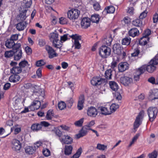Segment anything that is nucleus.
<instances>
[{
    "label": "nucleus",
    "mask_w": 158,
    "mask_h": 158,
    "mask_svg": "<svg viewBox=\"0 0 158 158\" xmlns=\"http://www.w3.org/2000/svg\"><path fill=\"white\" fill-rule=\"evenodd\" d=\"M82 152V149L80 148H79L77 152L71 158H78L81 155Z\"/></svg>",
    "instance_id": "nucleus-44"
},
{
    "label": "nucleus",
    "mask_w": 158,
    "mask_h": 158,
    "mask_svg": "<svg viewBox=\"0 0 158 158\" xmlns=\"http://www.w3.org/2000/svg\"><path fill=\"white\" fill-rule=\"evenodd\" d=\"M87 113L88 116L92 117H95L98 114L96 108L92 106L89 108L87 110Z\"/></svg>",
    "instance_id": "nucleus-15"
},
{
    "label": "nucleus",
    "mask_w": 158,
    "mask_h": 158,
    "mask_svg": "<svg viewBox=\"0 0 158 158\" xmlns=\"http://www.w3.org/2000/svg\"><path fill=\"white\" fill-rule=\"evenodd\" d=\"M90 19L87 17L83 18L81 20V23L82 28H87L90 24Z\"/></svg>",
    "instance_id": "nucleus-13"
},
{
    "label": "nucleus",
    "mask_w": 158,
    "mask_h": 158,
    "mask_svg": "<svg viewBox=\"0 0 158 158\" xmlns=\"http://www.w3.org/2000/svg\"><path fill=\"white\" fill-rule=\"evenodd\" d=\"M27 24L24 21L19 23L16 25V28L19 31H23L26 27Z\"/></svg>",
    "instance_id": "nucleus-23"
},
{
    "label": "nucleus",
    "mask_w": 158,
    "mask_h": 158,
    "mask_svg": "<svg viewBox=\"0 0 158 158\" xmlns=\"http://www.w3.org/2000/svg\"><path fill=\"white\" fill-rule=\"evenodd\" d=\"M112 40L111 35L109 34L106 36V37L102 40V42L103 44H106L108 46L111 45Z\"/></svg>",
    "instance_id": "nucleus-17"
},
{
    "label": "nucleus",
    "mask_w": 158,
    "mask_h": 158,
    "mask_svg": "<svg viewBox=\"0 0 158 158\" xmlns=\"http://www.w3.org/2000/svg\"><path fill=\"white\" fill-rule=\"evenodd\" d=\"M41 128V125L40 124H34L31 127V129L34 131H37Z\"/></svg>",
    "instance_id": "nucleus-36"
},
{
    "label": "nucleus",
    "mask_w": 158,
    "mask_h": 158,
    "mask_svg": "<svg viewBox=\"0 0 158 158\" xmlns=\"http://www.w3.org/2000/svg\"><path fill=\"white\" fill-rule=\"evenodd\" d=\"M144 54L143 51H140L139 50L138 48H136L134 49V52L132 53L131 55L132 56H138L139 57H141Z\"/></svg>",
    "instance_id": "nucleus-20"
},
{
    "label": "nucleus",
    "mask_w": 158,
    "mask_h": 158,
    "mask_svg": "<svg viewBox=\"0 0 158 158\" xmlns=\"http://www.w3.org/2000/svg\"><path fill=\"white\" fill-rule=\"evenodd\" d=\"M144 114V111L142 110L139 112L136 117L134 124V129L137 128L141 124L142 120L143 118Z\"/></svg>",
    "instance_id": "nucleus-5"
},
{
    "label": "nucleus",
    "mask_w": 158,
    "mask_h": 158,
    "mask_svg": "<svg viewBox=\"0 0 158 158\" xmlns=\"http://www.w3.org/2000/svg\"><path fill=\"white\" fill-rule=\"evenodd\" d=\"M118 107L119 106L118 105H116L115 103H113L110 106L109 108L110 110V111H111V113H112L113 112L115 111L116 109L118 108Z\"/></svg>",
    "instance_id": "nucleus-43"
},
{
    "label": "nucleus",
    "mask_w": 158,
    "mask_h": 158,
    "mask_svg": "<svg viewBox=\"0 0 158 158\" xmlns=\"http://www.w3.org/2000/svg\"><path fill=\"white\" fill-rule=\"evenodd\" d=\"M147 112L150 121L151 122H153L158 112L157 108L156 107H150L148 108Z\"/></svg>",
    "instance_id": "nucleus-4"
},
{
    "label": "nucleus",
    "mask_w": 158,
    "mask_h": 158,
    "mask_svg": "<svg viewBox=\"0 0 158 158\" xmlns=\"http://www.w3.org/2000/svg\"><path fill=\"white\" fill-rule=\"evenodd\" d=\"M35 85L32 84L30 83H28L24 84L23 86L26 89H31L33 91Z\"/></svg>",
    "instance_id": "nucleus-39"
},
{
    "label": "nucleus",
    "mask_w": 158,
    "mask_h": 158,
    "mask_svg": "<svg viewBox=\"0 0 158 158\" xmlns=\"http://www.w3.org/2000/svg\"><path fill=\"white\" fill-rule=\"evenodd\" d=\"M107 82V80L106 78L105 79L101 78L99 79V85H102L104 87V88L103 87L102 88V87H101L100 88V91H102L103 90L104 91H105V89L104 87V86L106 85Z\"/></svg>",
    "instance_id": "nucleus-31"
},
{
    "label": "nucleus",
    "mask_w": 158,
    "mask_h": 158,
    "mask_svg": "<svg viewBox=\"0 0 158 158\" xmlns=\"http://www.w3.org/2000/svg\"><path fill=\"white\" fill-rule=\"evenodd\" d=\"M68 35H69L68 34H66L61 36L60 40V43L61 44L62 41L64 42L68 40Z\"/></svg>",
    "instance_id": "nucleus-56"
},
{
    "label": "nucleus",
    "mask_w": 158,
    "mask_h": 158,
    "mask_svg": "<svg viewBox=\"0 0 158 158\" xmlns=\"http://www.w3.org/2000/svg\"><path fill=\"white\" fill-rule=\"evenodd\" d=\"M153 22L156 23L158 21V13H155L153 16Z\"/></svg>",
    "instance_id": "nucleus-64"
},
{
    "label": "nucleus",
    "mask_w": 158,
    "mask_h": 158,
    "mask_svg": "<svg viewBox=\"0 0 158 158\" xmlns=\"http://www.w3.org/2000/svg\"><path fill=\"white\" fill-rule=\"evenodd\" d=\"M131 38L129 36L126 37L122 40V44L123 45H129L131 42Z\"/></svg>",
    "instance_id": "nucleus-32"
},
{
    "label": "nucleus",
    "mask_w": 158,
    "mask_h": 158,
    "mask_svg": "<svg viewBox=\"0 0 158 158\" xmlns=\"http://www.w3.org/2000/svg\"><path fill=\"white\" fill-rule=\"evenodd\" d=\"M153 93L154 95V97L152 99V100L158 99V89L154 90Z\"/></svg>",
    "instance_id": "nucleus-60"
},
{
    "label": "nucleus",
    "mask_w": 158,
    "mask_h": 158,
    "mask_svg": "<svg viewBox=\"0 0 158 158\" xmlns=\"http://www.w3.org/2000/svg\"><path fill=\"white\" fill-rule=\"evenodd\" d=\"M80 14V11L78 9H72L67 12V17L70 20L73 21L78 19Z\"/></svg>",
    "instance_id": "nucleus-2"
},
{
    "label": "nucleus",
    "mask_w": 158,
    "mask_h": 158,
    "mask_svg": "<svg viewBox=\"0 0 158 158\" xmlns=\"http://www.w3.org/2000/svg\"><path fill=\"white\" fill-rule=\"evenodd\" d=\"M33 92L34 94L39 97H42L43 98L45 95L44 90L37 85H35Z\"/></svg>",
    "instance_id": "nucleus-9"
},
{
    "label": "nucleus",
    "mask_w": 158,
    "mask_h": 158,
    "mask_svg": "<svg viewBox=\"0 0 158 158\" xmlns=\"http://www.w3.org/2000/svg\"><path fill=\"white\" fill-rule=\"evenodd\" d=\"M147 12L146 10H145L142 12L140 15L139 18L140 19H142L145 18L147 16Z\"/></svg>",
    "instance_id": "nucleus-57"
},
{
    "label": "nucleus",
    "mask_w": 158,
    "mask_h": 158,
    "mask_svg": "<svg viewBox=\"0 0 158 158\" xmlns=\"http://www.w3.org/2000/svg\"><path fill=\"white\" fill-rule=\"evenodd\" d=\"M128 34L129 36L134 37L139 35V31L137 28H133L129 31Z\"/></svg>",
    "instance_id": "nucleus-19"
},
{
    "label": "nucleus",
    "mask_w": 158,
    "mask_h": 158,
    "mask_svg": "<svg viewBox=\"0 0 158 158\" xmlns=\"http://www.w3.org/2000/svg\"><path fill=\"white\" fill-rule=\"evenodd\" d=\"M149 64H152L155 66L158 64V56L157 55H156L153 59L150 60Z\"/></svg>",
    "instance_id": "nucleus-41"
},
{
    "label": "nucleus",
    "mask_w": 158,
    "mask_h": 158,
    "mask_svg": "<svg viewBox=\"0 0 158 158\" xmlns=\"http://www.w3.org/2000/svg\"><path fill=\"white\" fill-rule=\"evenodd\" d=\"M151 33L150 30L148 29L145 31L144 35L141 37L139 41L140 44L143 45H145L149 41V40L148 36Z\"/></svg>",
    "instance_id": "nucleus-6"
},
{
    "label": "nucleus",
    "mask_w": 158,
    "mask_h": 158,
    "mask_svg": "<svg viewBox=\"0 0 158 158\" xmlns=\"http://www.w3.org/2000/svg\"><path fill=\"white\" fill-rule=\"evenodd\" d=\"M46 64L45 61L43 60H40L37 61L36 62V65L37 67H40Z\"/></svg>",
    "instance_id": "nucleus-48"
},
{
    "label": "nucleus",
    "mask_w": 158,
    "mask_h": 158,
    "mask_svg": "<svg viewBox=\"0 0 158 158\" xmlns=\"http://www.w3.org/2000/svg\"><path fill=\"white\" fill-rule=\"evenodd\" d=\"M59 35L56 33H51L49 35L50 41L52 42L53 46L57 48H60L62 44L60 43V41L58 39Z\"/></svg>",
    "instance_id": "nucleus-1"
},
{
    "label": "nucleus",
    "mask_w": 158,
    "mask_h": 158,
    "mask_svg": "<svg viewBox=\"0 0 158 158\" xmlns=\"http://www.w3.org/2000/svg\"><path fill=\"white\" fill-rule=\"evenodd\" d=\"M55 133L56 135L60 138L63 135H62V132L59 129H56L55 130Z\"/></svg>",
    "instance_id": "nucleus-58"
},
{
    "label": "nucleus",
    "mask_w": 158,
    "mask_h": 158,
    "mask_svg": "<svg viewBox=\"0 0 158 158\" xmlns=\"http://www.w3.org/2000/svg\"><path fill=\"white\" fill-rule=\"evenodd\" d=\"M54 117V114L52 109H50L47 112L46 118L48 120H51Z\"/></svg>",
    "instance_id": "nucleus-28"
},
{
    "label": "nucleus",
    "mask_w": 158,
    "mask_h": 158,
    "mask_svg": "<svg viewBox=\"0 0 158 158\" xmlns=\"http://www.w3.org/2000/svg\"><path fill=\"white\" fill-rule=\"evenodd\" d=\"M118 69L119 71L123 72L128 69L129 68L128 64L126 62H121L118 65Z\"/></svg>",
    "instance_id": "nucleus-14"
},
{
    "label": "nucleus",
    "mask_w": 158,
    "mask_h": 158,
    "mask_svg": "<svg viewBox=\"0 0 158 158\" xmlns=\"http://www.w3.org/2000/svg\"><path fill=\"white\" fill-rule=\"evenodd\" d=\"M89 131L86 127L84 126L80 131L79 133L76 135V136L77 139H79L85 136L87 134Z\"/></svg>",
    "instance_id": "nucleus-16"
},
{
    "label": "nucleus",
    "mask_w": 158,
    "mask_h": 158,
    "mask_svg": "<svg viewBox=\"0 0 158 158\" xmlns=\"http://www.w3.org/2000/svg\"><path fill=\"white\" fill-rule=\"evenodd\" d=\"M20 79L19 75L18 74H14L9 77V81L10 82L15 83L19 81Z\"/></svg>",
    "instance_id": "nucleus-22"
},
{
    "label": "nucleus",
    "mask_w": 158,
    "mask_h": 158,
    "mask_svg": "<svg viewBox=\"0 0 158 158\" xmlns=\"http://www.w3.org/2000/svg\"><path fill=\"white\" fill-rule=\"evenodd\" d=\"M146 70L149 73H153L156 69V67L153 64H149L148 65H146Z\"/></svg>",
    "instance_id": "nucleus-29"
},
{
    "label": "nucleus",
    "mask_w": 158,
    "mask_h": 158,
    "mask_svg": "<svg viewBox=\"0 0 158 158\" xmlns=\"http://www.w3.org/2000/svg\"><path fill=\"white\" fill-rule=\"evenodd\" d=\"M66 107L65 103L63 102H60L58 104V107L60 110H62Z\"/></svg>",
    "instance_id": "nucleus-52"
},
{
    "label": "nucleus",
    "mask_w": 158,
    "mask_h": 158,
    "mask_svg": "<svg viewBox=\"0 0 158 158\" xmlns=\"http://www.w3.org/2000/svg\"><path fill=\"white\" fill-rule=\"evenodd\" d=\"M111 54V49L107 46L102 45L99 48V55L103 58H106Z\"/></svg>",
    "instance_id": "nucleus-3"
},
{
    "label": "nucleus",
    "mask_w": 158,
    "mask_h": 158,
    "mask_svg": "<svg viewBox=\"0 0 158 158\" xmlns=\"http://www.w3.org/2000/svg\"><path fill=\"white\" fill-rule=\"evenodd\" d=\"M74 46L75 48L79 49L80 48L81 45L80 44L79 40L74 41Z\"/></svg>",
    "instance_id": "nucleus-61"
},
{
    "label": "nucleus",
    "mask_w": 158,
    "mask_h": 158,
    "mask_svg": "<svg viewBox=\"0 0 158 158\" xmlns=\"http://www.w3.org/2000/svg\"><path fill=\"white\" fill-rule=\"evenodd\" d=\"M101 111V114L105 115L110 114H111V112L109 111L107 107L101 106L99 107Z\"/></svg>",
    "instance_id": "nucleus-26"
},
{
    "label": "nucleus",
    "mask_w": 158,
    "mask_h": 158,
    "mask_svg": "<svg viewBox=\"0 0 158 158\" xmlns=\"http://www.w3.org/2000/svg\"><path fill=\"white\" fill-rule=\"evenodd\" d=\"M14 55V52L12 51H6L4 54L5 57L6 58H10Z\"/></svg>",
    "instance_id": "nucleus-45"
},
{
    "label": "nucleus",
    "mask_w": 158,
    "mask_h": 158,
    "mask_svg": "<svg viewBox=\"0 0 158 158\" xmlns=\"http://www.w3.org/2000/svg\"><path fill=\"white\" fill-rule=\"evenodd\" d=\"M25 152L29 155H31L35 152L36 149L34 146H27L25 148Z\"/></svg>",
    "instance_id": "nucleus-24"
},
{
    "label": "nucleus",
    "mask_w": 158,
    "mask_h": 158,
    "mask_svg": "<svg viewBox=\"0 0 158 158\" xmlns=\"http://www.w3.org/2000/svg\"><path fill=\"white\" fill-rule=\"evenodd\" d=\"M95 124V122L94 120H92L91 121L88 123V124L84 126L89 130H91V127Z\"/></svg>",
    "instance_id": "nucleus-46"
},
{
    "label": "nucleus",
    "mask_w": 158,
    "mask_h": 158,
    "mask_svg": "<svg viewBox=\"0 0 158 158\" xmlns=\"http://www.w3.org/2000/svg\"><path fill=\"white\" fill-rule=\"evenodd\" d=\"M74 102L73 99L72 98H70L69 100H67L66 103L67 106L69 108H70L72 106Z\"/></svg>",
    "instance_id": "nucleus-50"
},
{
    "label": "nucleus",
    "mask_w": 158,
    "mask_h": 158,
    "mask_svg": "<svg viewBox=\"0 0 158 158\" xmlns=\"http://www.w3.org/2000/svg\"><path fill=\"white\" fill-rule=\"evenodd\" d=\"M73 147L71 145H65L64 148V154L66 155H69L72 153Z\"/></svg>",
    "instance_id": "nucleus-27"
},
{
    "label": "nucleus",
    "mask_w": 158,
    "mask_h": 158,
    "mask_svg": "<svg viewBox=\"0 0 158 158\" xmlns=\"http://www.w3.org/2000/svg\"><path fill=\"white\" fill-rule=\"evenodd\" d=\"M66 19L65 18L61 17L59 18V23L62 24H65L67 23Z\"/></svg>",
    "instance_id": "nucleus-59"
},
{
    "label": "nucleus",
    "mask_w": 158,
    "mask_h": 158,
    "mask_svg": "<svg viewBox=\"0 0 158 158\" xmlns=\"http://www.w3.org/2000/svg\"><path fill=\"white\" fill-rule=\"evenodd\" d=\"M15 45V43L14 42L11 40H7L6 42L5 45L7 48H13Z\"/></svg>",
    "instance_id": "nucleus-35"
},
{
    "label": "nucleus",
    "mask_w": 158,
    "mask_h": 158,
    "mask_svg": "<svg viewBox=\"0 0 158 158\" xmlns=\"http://www.w3.org/2000/svg\"><path fill=\"white\" fill-rule=\"evenodd\" d=\"M59 139L63 144H70L73 142V138L68 135H63Z\"/></svg>",
    "instance_id": "nucleus-10"
},
{
    "label": "nucleus",
    "mask_w": 158,
    "mask_h": 158,
    "mask_svg": "<svg viewBox=\"0 0 158 158\" xmlns=\"http://www.w3.org/2000/svg\"><path fill=\"white\" fill-rule=\"evenodd\" d=\"M22 71V69L19 66H14L10 69V72L13 74H18Z\"/></svg>",
    "instance_id": "nucleus-21"
},
{
    "label": "nucleus",
    "mask_w": 158,
    "mask_h": 158,
    "mask_svg": "<svg viewBox=\"0 0 158 158\" xmlns=\"http://www.w3.org/2000/svg\"><path fill=\"white\" fill-rule=\"evenodd\" d=\"M11 147L13 150L18 152L19 151L21 148L22 144L18 140L13 139L11 142Z\"/></svg>",
    "instance_id": "nucleus-8"
},
{
    "label": "nucleus",
    "mask_w": 158,
    "mask_h": 158,
    "mask_svg": "<svg viewBox=\"0 0 158 158\" xmlns=\"http://www.w3.org/2000/svg\"><path fill=\"white\" fill-rule=\"evenodd\" d=\"M115 10L114 7L112 6H107L102 11V14L104 15H106L107 13H113Z\"/></svg>",
    "instance_id": "nucleus-18"
},
{
    "label": "nucleus",
    "mask_w": 158,
    "mask_h": 158,
    "mask_svg": "<svg viewBox=\"0 0 158 158\" xmlns=\"http://www.w3.org/2000/svg\"><path fill=\"white\" fill-rule=\"evenodd\" d=\"M84 118H82L79 119V120L76 121L74 123V124L75 126L80 127H81L84 122Z\"/></svg>",
    "instance_id": "nucleus-49"
},
{
    "label": "nucleus",
    "mask_w": 158,
    "mask_h": 158,
    "mask_svg": "<svg viewBox=\"0 0 158 158\" xmlns=\"http://www.w3.org/2000/svg\"><path fill=\"white\" fill-rule=\"evenodd\" d=\"M32 103L36 108V110L39 109L41 107V103L40 101L34 100Z\"/></svg>",
    "instance_id": "nucleus-42"
},
{
    "label": "nucleus",
    "mask_w": 158,
    "mask_h": 158,
    "mask_svg": "<svg viewBox=\"0 0 158 158\" xmlns=\"http://www.w3.org/2000/svg\"><path fill=\"white\" fill-rule=\"evenodd\" d=\"M45 49L47 52L48 57L50 59L52 58L57 56L58 54L53 48L48 45H46Z\"/></svg>",
    "instance_id": "nucleus-7"
},
{
    "label": "nucleus",
    "mask_w": 158,
    "mask_h": 158,
    "mask_svg": "<svg viewBox=\"0 0 158 158\" xmlns=\"http://www.w3.org/2000/svg\"><path fill=\"white\" fill-rule=\"evenodd\" d=\"M28 64V62L27 61L24 60L20 62L19 63V66L22 69V68H23L27 66Z\"/></svg>",
    "instance_id": "nucleus-51"
},
{
    "label": "nucleus",
    "mask_w": 158,
    "mask_h": 158,
    "mask_svg": "<svg viewBox=\"0 0 158 158\" xmlns=\"http://www.w3.org/2000/svg\"><path fill=\"white\" fill-rule=\"evenodd\" d=\"M21 46V44L17 42L16 44H15V45L12 48L13 51L15 52L17 51L18 50H20L19 48Z\"/></svg>",
    "instance_id": "nucleus-55"
},
{
    "label": "nucleus",
    "mask_w": 158,
    "mask_h": 158,
    "mask_svg": "<svg viewBox=\"0 0 158 158\" xmlns=\"http://www.w3.org/2000/svg\"><path fill=\"white\" fill-rule=\"evenodd\" d=\"M132 79L127 76H124L120 78V81L121 84L125 86H128L132 82Z\"/></svg>",
    "instance_id": "nucleus-11"
},
{
    "label": "nucleus",
    "mask_w": 158,
    "mask_h": 158,
    "mask_svg": "<svg viewBox=\"0 0 158 158\" xmlns=\"http://www.w3.org/2000/svg\"><path fill=\"white\" fill-rule=\"evenodd\" d=\"M113 71L111 69H108L106 70L105 73V77L107 79H111Z\"/></svg>",
    "instance_id": "nucleus-37"
},
{
    "label": "nucleus",
    "mask_w": 158,
    "mask_h": 158,
    "mask_svg": "<svg viewBox=\"0 0 158 158\" xmlns=\"http://www.w3.org/2000/svg\"><path fill=\"white\" fill-rule=\"evenodd\" d=\"M114 52L118 55H121L122 54V52L123 50V48L121 45L118 43L114 45L113 46Z\"/></svg>",
    "instance_id": "nucleus-12"
},
{
    "label": "nucleus",
    "mask_w": 158,
    "mask_h": 158,
    "mask_svg": "<svg viewBox=\"0 0 158 158\" xmlns=\"http://www.w3.org/2000/svg\"><path fill=\"white\" fill-rule=\"evenodd\" d=\"M69 36L73 39L74 40V41L79 40H81V36L77 34L72 35H71Z\"/></svg>",
    "instance_id": "nucleus-54"
},
{
    "label": "nucleus",
    "mask_w": 158,
    "mask_h": 158,
    "mask_svg": "<svg viewBox=\"0 0 158 158\" xmlns=\"http://www.w3.org/2000/svg\"><path fill=\"white\" fill-rule=\"evenodd\" d=\"M14 59L15 60H18L20 59L22 56V51L21 50H18L14 52Z\"/></svg>",
    "instance_id": "nucleus-25"
},
{
    "label": "nucleus",
    "mask_w": 158,
    "mask_h": 158,
    "mask_svg": "<svg viewBox=\"0 0 158 158\" xmlns=\"http://www.w3.org/2000/svg\"><path fill=\"white\" fill-rule=\"evenodd\" d=\"M43 155L46 157L49 156L51 154L50 151L47 148H44L43 150Z\"/></svg>",
    "instance_id": "nucleus-53"
},
{
    "label": "nucleus",
    "mask_w": 158,
    "mask_h": 158,
    "mask_svg": "<svg viewBox=\"0 0 158 158\" xmlns=\"http://www.w3.org/2000/svg\"><path fill=\"white\" fill-rule=\"evenodd\" d=\"M90 20L93 23H98L99 21V15L94 14L91 16Z\"/></svg>",
    "instance_id": "nucleus-38"
},
{
    "label": "nucleus",
    "mask_w": 158,
    "mask_h": 158,
    "mask_svg": "<svg viewBox=\"0 0 158 158\" xmlns=\"http://www.w3.org/2000/svg\"><path fill=\"white\" fill-rule=\"evenodd\" d=\"M18 35L17 34H15L12 35L11 36L10 39L14 41L17 40L18 39Z\"/></svg>",
    "instance_id": "nucleus-63"
},
{
    "label": "nucleus",
    "mask_w": 158,
    "mask_h": 158,
    "mask_svg": "<svg viewBox=\"0 0 158 158\" xmlns=\"http://www.w3.org/2000/svg\"><path fill=\"white\" fill-rule=\"evenodd\" d=\"M68 85L69 86V88L71 89L73 92L74 90V87L73 83L70 81H68L67 82Z\"/></svg>",
    "instance_id": "nucleus-62"
},
{
    "label": "nucleus",
    "mask_w": 158,
    "mask_h": 158,
    "mask_svg": "<svg viewBox=\"0 0 158 158\" xmlns=\"http://www.w3.org/2000/svg\"><path fill=\"white\" fill-rule=\"evenodd\" d=\"M132 24L135 26L140 27L142 26V22L140 19H137L133 21Z\"/></svg>",
    "instance_id": "nucleus-34"
},
{
    "label": "nucleus",
    "mask_w": 158,
    "mask_h": 158,
    "mask_svg": "<svg viewBox=\"0 0 158 158\" xmlns=\"http://www.w3.org/2000/svg\"><path fill=\"white\" fill-rule=\"evenodd\" d=\"M109 84L110 88L113 91H116L118 89V85L114 81H110Z\"/></svg>",
    "instance_id": "nucleus-30"
},
{
    "label": "nucleus",
    "mask_w": 158,
    "mask_h": 158,
    "mask_svg": "<svg viewBox=\"0 0 158 158\" xmlns=\"http://www.w3.org/2000/svg\"><path fill=\"white\" fill-rule=\"evenodd\" d=\"M146 70V65H143L137 69L136 74L141 75Z\"/></svg>",
    "instance_id": "nucleus-33"
},
{
    "label": "nucleus",
    "mask_w": 158,
    "mask_h": 158,
    "mask_svg": "<svg viewBox=\"0 0 158 158\" xmlns=\"http://www.w3.org/2000/svg\"><path fill=\"white\" fill-rule=\"evenodd\" d=\"M91 84L94 86H97L99 82V77H94L91 80Z\"/></svg>",
    "instance_id": "nucleus-40"
},
{
    "label": "nucleus",
    "mask_w": 158,
    "mask_h": 158,
    "mask_svg": "<svg viewBox=\"0 0 158 158\" xmlns=\"http://www.w3.org/2000/svg\"><path fill=\"white\" fill-rule=\"evenodd\" d=\"M157 155L158 153L157 151L154 150L152 153L149 154L148 156L149 158H156Z\"/></svg>",
    "instance_id": "nucleus-47"
}]
</instances>
